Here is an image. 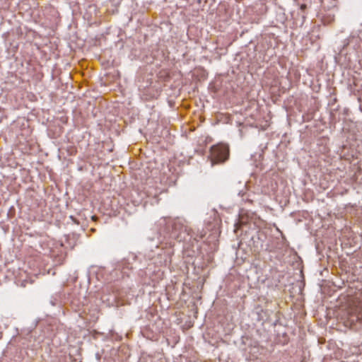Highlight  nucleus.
Masks as SVG:
<instances>
[{
	"mask_svg": "<svg viewBox=\"0 0 362 362\" xmlns=\"http://www.w3.org/2000/svg\"><path fill=\"white\" fill-rule=\"evenodd\" d=\"M206 233L203 231L197 233L189 228L185 220L177 218L173 220L171 224V231L170 236L179 242L190 240L193 238L199 241L205 236Z\"/></svg>",
	"mask_w": 362,
	"mask_h": 362,
	"instance_id": "f257e3e1",
	"label": "nucleus"
},
{
	"mask_svg": "<svg viewBox=\"0 0 362 362\" xmlns=\"http://www.w3.org/2000/svg\"><path fill=\"white\" fill-rule=\"evenodd\" d=\"M341 319L345 327L357 330L362 327V305L350 307L343 310Z\"/></svg>",
	"mask_w": 362,
	"mask_h": 362,
	"instance_id": "f03ea898",
	"label": "nucleus"
},
{
	"mask_svg": "<svg viewBox=\"0 0 362 362\" xmlns=\"http://www.w3.org/2000/svg\"><path fill=\"white\" fill-rule=\"evenodd\" d=\"M212 163H223L228 160L230 149L228 144H218L210 148Z\"/></svg>",
	"mask_w": 362,
	"mask_h": 362,
	"instance_id": "7ed1b4c3",
	"label": "nucleus"
},
{
	"mask_svg": "<svg viewBox=\"0 0 362 362\" xmlns=\"http://www.w3.org/2000/svg\"><path fill=\"white\" fill-rule=\"evenodd\" d=\"M266 238V235L263 232L257 231L255 235L251 238L252 242V245L255 251H260L262 250H267L264 247V240Z\"/></svg>",
	"mask_w": 362,
	"mask_h": 362,
	"instance_id": "20e7f679",
	"label": "nucleus"
},
{
	"mask_svg": "<svg viewBox=\"0 0 362 362\" xmlns=\"http://www.w3.org/2000/svg\"><path fill=\"white\" fill-rule=\"evenodd\" d=\"M137 256L134 253H129L128 256L124 257L120 262L117 264L118 268L122 269H132V263L136 260Z\"/></svg>",
	"mask_w": 362,
	"mask_h": 362,
	"instance_id": "39448f33",
	"label": "nucleus"
},
{
	"mask_svg": "<svg viewBox=\"0 0 362 362\" xmlns=\"http://www.w3.org/2000/svg\"><path fill=\"white\" fill-rule=\"evenodd\" d=\"M61 341H52V344H49L50 351L54 355H57L59 353L64 352V346L65 345H63L64 348H62L60 349H58V345L61 346Z\"/></svg>",
	"mask_w": 362,
	"mask_h": 362,
	"instance_id": "423d86ee",
	"label": "nucleus"
},
{
	"mask_svg": "<svg viewBox=\"0 0 362 362\" xmlns=\"http://www.w3.org/2000/svg\"><path fill=\"white\" fill-rule=\"evenodd\" d=\"M307 8V5L305 4H303L300 6V11H302V14H301V17H302V19H303V23L305 21V19L306 18L305 13H304V11Z\"/></svg>",
	"mask_w": 362,
	"mask_h": 362,
	"instance_id": "0eeeda50",
	"label": "nucleus"
},
{
	"mask_svg": "<svg viewBox=\"0 0 362 362\" xmlns=\"http://www.w3.org/2000/svg\"><path fill=\"white\" fill-rule=\"evenodd\" d=\"M349 40H346L344 41V45H343L342 49H341L339 50V52L341 53V52H342V49H344L346 46H348V45H349Z\"/></svg>",
	"mask_w": 362,
	"mask_h": 362,
	"instance_id": "6e6552de",
	"label": "nucleus"
},
{
	"mask_svg": "<svg viewBox=\"0 0 362 362\" xmlns=\"http://www.w3.org/2000/svg\"><path fill=\"white\" fill-rule=\"evenodd\" d=\"M98 218L96 216H92V219H93V221H96Z\"/></svg>",
	"mask_w": 362,
	"mask_h": 362,
	"instance_id": "1a4fd4ad",
	"label": "nucleus"
},
{
	"mask_svg": "<svg viewBox=\"0 0 362 362\" xmlns=\"http://www.w3.org/2000/svg\"><path fill=\"white\" fill-rule=\"evenodd\" d=\"M18 334H19L20 337H21V338H24V337L23 336V334H22V333H21V334L18 333Z\"/></svg>",
	"mask_w": 362,
	"mask_h": 362,
	"instance_id": "9d476101",
	"label": "nucleus"
},
{
	"mask_svg": "<svg viewBox=\"0 0 362 362\" xmlns=\"http://www.w3.org/2000/svg\"><path fill=\"white\" fill-rule=\"evenodd\" d=\"M318 342H319L320 344H323L324 342H325V340H323V341H318Z\"/></svg>",
	"mask_w": 362,
	"mask_h": 362,
	"instance_id": "9b49d317",
	"label": "nucleus"
},
{
	"mask_svg": "<svg viewBox=\"0 0 362 362\" xmlns=\"http://www.w3.org/2000/svg\"><path fill=\"white\" fill-rule=\"evenodd\" d=\"M15 337H16L15 335H13V336L11 337V339H13Z\"/></svg>",
	"mask_w": 362,
	"mask_h": 362,
	"instance_id": "f8f14e48",
	"label": "nucleus"
},
{
	"mask_svg": "<svg viewBox=\"0 0 362 362\" xmlns=\"http://www.w3.org/2000/svg\"><path fill=\"white\" fill-rule=\"evenodd\" d=\"M3 337L2 334L0 336V339H1V338Z\"/></svg>",
	"mask_w": 362,
	"mask_h": 362,
	"instance_id": "ddd939ff",
	"label": "nucleus"
}]
</instances>
